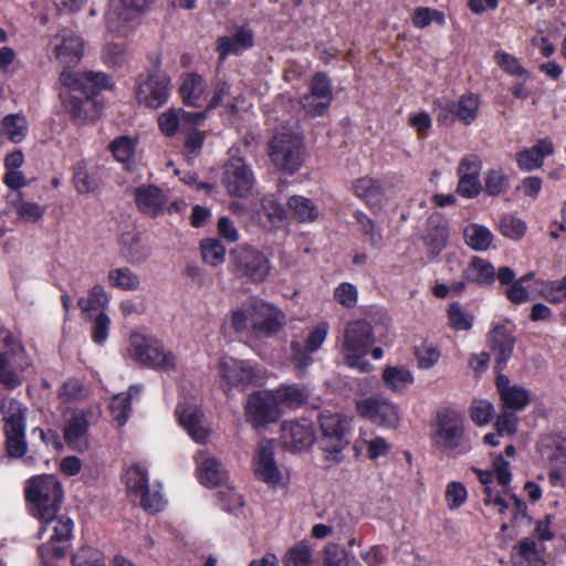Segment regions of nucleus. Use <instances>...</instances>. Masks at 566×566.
<instances>
[{
	"label": "nucleus",
	"instance_id": "nucleus-17",
	"mask_svg": "<svg viewBox=\"0 0 566 566\" xmlns=\"http://www.w3.org/2000/svg\"><path fill=\"white\" fill-rule=\"evenodd\" d=\"M254 181L253 171L243 158L233 157L226 163L222 182L230 196H247L252 190Z\"/></svg>",
	"mask_w": 566,
	"mask_h": 566
},
{
	"label": "nucleus",
	"instance_id": "nucleus-42",
	"mask_svg": "<svg viewBox=\"0 0 566 566\" xmlns=\"http://www.w3.org/2000/svg\"><path fill=\"white\" fill-rule=\"evenodd\" d=\"M354 218L358 226V230L364 235V238L368 241V243L376 249H379L382 244V230L376 224V222L370 219L366 213L361 211H356L354 213Z\"/></svg>",
	"mask_w": 566,
	"mask_h": 566
},
{
	"label": "nucleus",
	"instance_id": "nucleus-5",
	"mask_svg": "<svg viewBox=\"0 0 566 566\" xmlns=\"http://www.w3.org/2000/svg\"><path fill=\"white\" fill-rule=\"evenodd\" d=\"M432 442L438 448L457 450L459 453H465L471 449L461 412L451 408H443L437 412Z\"/></svg>",
	"mask_w": 566,
	"mask_h": 566
},
{
	"label": "nucleus",
	"instance_id": "nucleus-19",
	"mask_svg": "<svg viewBox=\"0 0 566 566\" xmlns=\"http://www.w3.org/2000/svg\"><path fill=\"white\" fill-rule=\"evenodd\" d=\"M149 0H109L105 14L106 28L113 33L134 20L147 6Z\"/></svg>",
	"mask_w": 566,
	"mask_h": 566
},
{
	"label": "nucleus",
	"instance_id": "nucleus-54",
	"mask_svg": "<svg viewBox=\"0 0 566 566\" xmlns=\"http://www.w3.org/2000/svg\"><path fill=\"white\" fill-rule=\"evenodd\" d=\"M499 230L509 239L520 240L525 234L526 224L513 214H504L500 218Z\"/></svg>",
	"mask_w": 566,
	"mask_h": 566
},
{
	"label": "nucleus",
	"instance_id": "nucleus-39",
	"mask_svg": "<svg viewBox=\"0 0 566 566\" xmlns=\"http://www.w3.org/2000/svg\"><path fill=\"white\" fill-rule=\"evenodd\" d=\"M382 380L387 388L394 392H402L413 382L411 371L403 366H388L384 369Z\"/></svg>",
	"mask_w": 566,
	"mask_h": 566
},
{
	"label": "nucleus",
	"instance_id": "nucleus-47",
	"mask_svg": "<svg viewBox=\"0 0 566 566\" xmlns=\"http://www.w3.org/2000/svg\"><path fill=\"white\" fill-rule=\"evenodd\" d=\"M313 554L310 545L302 541L291 547L283 557L284 566H310Z\"/></svg>",
	"mask_w": 566,
	"mask_h": 566
},
{
	"label": "nucleus",
	"instance_id": "nucleus-3",
	"mask_svg": "<svg viewBox=\"0 0 566 566\" xmlns=\"http://www.w3.org/2000/svg\"><path fill=\"white\" fill-rule=\"evenodd\" d=\"M374 343L373 328L368 322L359 319L348 323L342 338V353L345 364L360 373H370L373 365L364 358Z\"/></svg>",
	"mask_w": 566,
	"mask_h": 566
},
{
	"label": "nucleus",
	"instance_id": "nucleus-18",
	"mask_svg": "<svg viewBox=\"0 0 566 566\" xmlns=\"http://www.w3.org/2000/svg\"><path fill=\"white\" fill-rule=\"evenodd\" d=\"M327 334L328 324L324 322L310 331L304 345L298 340H292L291 361L300 373L305 371L306 368L312 365V354L322 347L326 340Z\"/></svg>",
	"mask_w": 566,
	"mask_h": 566
},
{
	"label": "nucleus",
	"instance_id": "nucleus-37",
	"mask_svg": "<svg viewBox=\"0 0 566 566\" xmlns=\"http://www.w3.org/2000/svg\"><path fill=\"white\" fill-rule=\"evenodd\" d=\"M353 190L355 195L369 206L379 203L384 198V187L378 179L373 177H361L354 181Z\"/></svg>",
	"mask_w": 566,
	"mask_h": 566
},
{
	"label": "nucleus",
	"instance_id": "nucleus-12",
	"mask_svg": "<svg viewBox=\"0 0 566 566\" xmlns=\"http://www.w3.org/2000/svg\"><path fill=\"white\" fill-rule=\"evenodd\" d=\"M46 51L51 61H56L64 67L63 71H69L82 60L84 42L75 31L62 28L50 39Z\"/></svg>",
	"mask_w": 566,
	"mask_h": 566
},
{
	"label": "nucleus",
	"instance_id": "nucleus-60",
	"mask_svg": "<svg viewBox=\"0 0 566 566\" xmlns=\"http://www.w3.org/2000/svg\"><path fill=\"white\" fill-rule=\"evenodd\" d=\"M109 150L118 161L127 163L133 157L135 144L132 138L119 136L109 144Z\"/></svg>",
	"mask_w": 566,
	"mask_h": 566
},
{
	"label": "nucleus",
	"instance_id": "nucleus-35",
	"mask_svg": "<svg viewBox=\"0 0 566 566\" xmlns=\"http://www.w3.org/2000/svg\"><path fill=\"white\" fill-rule=\"evenodd\" d=\"M123 243L124 254L133 264L146 262L153 253V248L148 239L142 233H127L123 239Z\"/></svg>",
	"mask_w": 566,
	"mask_h": 566
},
{
	"label": "nucleus",
	"instance_id": "nucleus-61",
	"mask_svg": "<svg viewBox=\"0 0 566 566\" xmlns=\"http://www.w3.org/2000/svg\"><path fill=\"white\" fill-rule=\"evenodd\" d=\"M494 415V406L488 400H474L470 408L472 421L478 426L486 424Z\"/></svg>",
	"mask_w": 566,
	"mask_h": 566
},
{
	"label": "nucleus",
	"instance_id": "nucleus-9",
	"mask_svg": "<svg viewBox=\"0 0 566 566\" xmlns=\"http://www.w3.org/2000/svg\"><path fill=\"white\" fill-rule=\"evenodd\" d=\"M27 408L17 399H9L2 406L3 433L7 454L20 459L28 451L25 438Z\"/></svg>",
	"mask_w": 566,
	"mask_h": 566
},
{
	"label": "nucleus",
	"instance_id": "nucleus-32",
	"mask_svg": "<svg viewBox=\"0 0 566 566\" xmlns=\"http://www.w3.org/2000/svg\"><path fill=\"white\" fill-rule=\"evenodd\" d=\"M254 43L252 31L240 29L233 35L220 36L217 40V51L220 62H223L229 55H237L250 49Z\"/></svg>",
	"mask_w": 566,
	"mask_h": 566
},
{
	"label": "nucleus",
	"instance_id": "nucleus-38",
	"mask_svg": "<svg viewBox=\"0 0 566 566\" xmlns=\"http://www.w3.org/2000/svg\"><path fill=\"white\" fill-rule=\"evenodd\" d=\"M463 237L465 243L474 251L484 252L492 245L494 235L484 226L470 223L464 228Z\"/></svg>",
	"mask_w": 566,
	"mask_h": 566
},
{
	"label": "nucleus",
	"instance_id": "nucleus-43",
	"mask_svg": "<svg viewBox=\"0 0 566 566\" xmlns=\"http://www.w3.org/2000/svg\"><path fill=\"white\" fill-rule=\"evenodd\" d=\"M1 134L13 143H20L28 133V122L24 116L11 114L6 116L1 123Z\"/></svg>",
	"mask_w": 566,
	"mask_h": 566
},
{
	"label": "nucleus",
	"instance_id": "nucleus-63",
	"mask_svg": "<svg viewBox=\"0 0 566 566\" xmlns=\"http://www.w3.org/2000/svg\"><path fill=\"white\" fill-rule=\"evenodd\" d=\"M334 298L344 307L353 308L357 304L358 292L355 285L344 282L334 291Z\"/></svg>",
	"mask_w": 566,
	"mask_h": 566
},
{
	"label": "nucleus",
	"instance_id": "nucleus-51",
	"mask_svg": "<svg viewBox=\"0 0 566 566\" xmlns=\"http://www.w3.org/2000/svg\"><path fill=\"white\" fill-rule=\"evenodd\" d=\"M431 22L442 27L446 23V17L442 11L428 7H418L412 12V24L417 29H424Z\"/></svg>",
	"mask_w": 566,
	"mask_h": 566
},
{
	"label": "nucleus",
	"instance_id": "nucleus-1",
	"mask_svg": "<svg viewBox=\"0 0 566 566\" xmlns=\"http://www.w3.org/2000/svg\"><path fill=\"white\" fill-rule=\"evenodd\" d=\"M62 85L70 88V96L65 101V106L74 119L85 122L92 119L95 113L94 97L101 90L111 88L109 77L102 72L85 71L74 73L63 71L60 74Z\"/></svg>",
	"mask_w": 566,
	"mask_h": 566
},
{
	"label": "nucleus",
	"instance_id": "nucleus-13",
	"mask_svg": "<svg viewBox=\"0 0 566 566\" xmlns=\"http://www.w3.org/2000/svg\"><path fill=\"white\" fill-rule=\"evenodd\" d=\"M221 386L227 395L232 388L245 390L250 385L256 384L260 379V370L248 360H239L224 356L219 361Z\"/></svg>",
	"mask_w": 566,
	"mask_h": 566
},
{
	"label": "nucleus",
	"instance_id": "nucleus-11",
	"mask_svg": "<svg viewBox=\"0 0 566 566\" xmlns=\"http://www.w3.org/2000/svg\"><path fill=\"white\" fill-rule=\"evenodd\" d=\"M230 262L234 274L252 282H263L270 273V261L259 250L250 245H239L230 251Z\"/></svg>",
	"mask_w": 566,
	"mask_h": 566
},
{
	"label": "nucleus",
	"instance_id": "nucleus-55",
	"mask_svg": "<svg viewBox=\"0 0 566 566\" xmlns=\"http://www.w3.org/2000/svg\"><path fill=\"white\" fill-rule=\"evenodd\" d=\"M449 325L455 331H469L472 327L473 316L465 312L459 303H453L448 310Z\"/></svg>",
	"mask_w": 566,
	"mask_h": 566
},
{
	"label": "nucleus",
	"instance_id": "nucleus-8",
	"mask_svg": "<svg viewBox=\"0 0 566 566\" xmlns=\"http://www.w3.org/2000/svg\"><path fill=\"white\" fill-rule=\"evenodd\" d=\"M319 427L322 436L318 440L319 448L328 461L339 463L343 461V451L349 443V421L338 415L324 411L319 415Z\"/></svg>",
	"mask_w": 566,
	"mask_h": 566
},
{
	"label": "nucleus",
	"instance_id": "nucleus-25",
	"mask_svg": "<svg viewBox=\"0 0 566 566\" xmlns=\"http://www.w3.org/2000/svg\"><path fill=\"white\" fill-rule=\"evenodd\" d=\"M449 230L447 222L439 214H432L427 219L422 241L428 249L430 258L438 256L447 247Z\"/></svg>",
	"mask_w": 566,
	"mask_h": 566
},
{
	"label": "nucleus",
	"instance_id": "nucleus-22",
	"mask_svg": "<svg viewBox=\"0 0 566 566\" xmlns=\"http://www.w3.org/2000/svg\"><path fill=\"white\" fill-rule=\"evenodd\" d=\"M254 473L256 478L270 485H276L282 480V472L274 460V442L261 441L254 459Z\"/></svg>",
	"mask_w": 566,
	"mask_h": 566
},
{
	"label": "nucleus",
	"instance_id": "nucleus-23",
	"mask_svg": "<svg viewBox=\"0 0 566 566\" xmlns=\"http://www.w3.org/2000/svg\"><path fill=\"white\" fill-rule=\"evenodd\" d=\"M282 440L286 448L301 451L314 442L313 426L307 420H291L282 423Z\"/></svg>",
	"mask_w": 566,
	"mask_h": 566
},
{
	"label": "nucleus",
	"instance_id": "nucleus-36",
	"mask_svg": "<svg viewBox=\"0 0 566 566\" xmlns=\"http://www.w3.org/2000/svg\"><path fill=\"white\" fill-rule=\"evenodd\" d=\"M463 277L470 283L491 285L495 281V269L490 262L474 256L464 270Z\"/></svg>",
	"mask_w": 566,
	"mask_h": 566
},
{
	"label": "nucleus",
	"instance_id": "nucleus-6",
	"mask_svg": "<svg viewBox=\"0 0 566 566\" xmlns=\"http://www.w3.org/2000/svg\"><path fill=\"white\" fill-rule=\"evenodd\" d=\"M151 69L137 78L136 98L139 104L157 109L168 102L171 88L170 76L160 69L159 54L149 56Z\"/></svg>",
	"mask_w": 566,
	"mask_h": 566
},
{
	"label": "nucleus",
	"instance_id": "nucleus-52",
	"mask_svg": "<svg viewBox=\"0 0 566 566\" xmlns=\"http://www.w3.org/2000/svg\"><path fill=\"white\" fill-rule=\"evenodd\" d=\"M199 124H191L189 128L182 132L186 135L184 144L185 156L188 160L195 158L201 150L206 135L203 132L197 129Z\"/></svg>",
	"mask_w": 566,
	"mask_h": 566
},
{
	"label": "nucleus",
	"instance_id": "nucleus-62",
	"mask_svg": "<svg viewBox=\"0 0 566 566\" xmlns=\"http://www.w3.org/2000/svg\"><path fill=\"white\" fill-rule=\"evenodd\" d=\"M103 61L111 67H118L126 61V50L123 43L109 42L103 49Z\"/></svg>",
	"mask_w": 566,
	"mask_h": 566
},
{
	"label": "nucleus",
	"instance_id": "nucleus-16",
	"mask_svg": "<svg viewBox=\"0 0 566 566\" xmlns=\"http://www.w3.org/2000/svg\"><path fill=\"white\" fill-rule=\"evenodd\" d=\"M251 331L260 336L272 337L285 325V314L276 306L263 302L250 303Z\"/></svg>",
	"mask_w": 566,
	"mask_h": 566
},
{
	"label": "nucleus",
	"instance_id": "nucleus-34",
	"mask_svg": "<svg viewBox=\"0 0 566 566\" xmlns=\"http://www.w3.org/2000/svg\"><path fill=\"white\" fill-rule=\"evenodd\" d=\"M511 560L514 566L545 565V560L537 548V543L531 537H525L513 546Z\"/></svg>",
	"mask_w": 566,
	"mask_h": 566
},
{
	"label": "nucleus",
	"instance_id": "nucleus-64",
	"mask_svg": "<svg viewBox=\"0 0 566 566\" xmlns=\"http://www.w3.org/2000/svg\"><path fill=\"white\" fill-rule=\"evenodd\" d=\"M517 417L515 412L502 409L494 423L497 434L513 436L517 431Z\"/></svg>",
	"mask_w": 566,
	"mask_h": 566
},
{
	"label": "nucleus",
	"instance_id": "nucleus-49",
	"mask_svg": "<svg viewBox=\"0 0 566 566\" xmlns=\"http://www.w3.org/2000/svg\"><path fill=\"white\" fill-rule=\"evenodd\" d=\"M201 255L206 263L218 266L224 261L226 248L218 239H205L200 243Z\"/></svg>",
	"mask_w": 566,
	"mask_h": 566
},
{
	"label": "nucleus",
	"instance_id": "nucleus-58",
	"mask_svg": "<svg viewBox=\"0 0 566 566\" xmlns=\"http://www.w3.org/2000/svg\"><path fill=\"white\" fill-rule=\"evenodd\" d=\"M137 496L140 497V505L146 512L157 513L165 506L164 496L156 488L150 489V486H147Z\"/></svg>",
	"mask_w": 566,
	"mask_h": 566
},
{
	"label": "nucleus",
	"instance_id": "nucleus-53",
	"mask_svg": "<svg viewBox=\"0 0 566 566\" xmlns=\"http://www.w3.org/2000/svg\"><path fill=\"white\" fill-rule=\"evenodd\" d=\"M308 92L312 96L323 98L325 103L333 101V85L331 78L325 73H316L308 83Z\"/></svg>",
	"mask_w": 566,
	"mask_h": 566
},
{
	"label": "nucleus",
	"instance_id": "nucleus-41",
	"mask_svg": "<svg viewBox=\"0 0 566 566\" xmlns=\"http://www.w3.org/2000/svg\"><path fill=\"white\" fill-rule=\"evenodd\" d=\"M277 406H286L289 408H298L308 399V391L297 385L281 386L273 390Z\"/></svg>",
	"mask_w": 566,
	"mask_h": 566
},
{
	"label": "nucleus",
	"instance_id": "nucleus-21",
	"mask_svg": "<svg viewBox=\"0 0 566 566\" xmlns=\"http://www.w3.org/2000/svg\"><path fill=\"white\" fill-rule=\"evenodd\" d=\"M206 118V112H187L182 108H169L161 113L158 117V126L160 132L172 137L178 132L182 133L185 128H189L191 124H200Z\"/></svg>",
	"mask_w": 566,
	"mask_h": 566
},
{
	"label": "nucleus",
	"instance_id": "nucleus-46",
	"mask_svg": "<svg viewBox=\"0 0 566 566\" xmlns=\"http://www.w3.org/2000/svg\"><path fill=\"white\" fill-rule=\"evenodd\" d=\"M479 98L473 94L462 95L455 102L457 118L464 125H470L476 119L479 111Z\"/></svg>",
	"mask_w": 566,
	"mask_h": 566
},
{
	"label": "nucleus",
	"instance_id": "nucleus-40",
	"mask_svg": "<svg viewBox=\"0 0 566 566\" xmlns=\"http://www.w3.org/2000/svg\"><path fill=\"white\" fill-rule=\"evenodd\" d=\"M108 284L114 289L123 291H137L140 286V279L127 266L112 269L107 274Z\"/></svg>",
	"mask_w": 566,
	"mask_h": 566
},
{
	"label": "nucleus",
	"instance_id": "nucleus-30",
	"mask_svg": "<svg viewBox=\"0 0 566 566\" xmlns=\"http://www.w3.org/2000/svg\"><path fill=\"white\" fill-rule=\"evenodd\" d=\"M134 198L138 209L151 217L160 214L167 203V197L164 191L154 185H144L136 188L134 190Z\"/></svg>",
	"mask_w": 566,
	"mask_h": 566
},
{
	"label": "nucleus",
	"instance_id": "nucleus-10",
	"mask_svg": "<svg viewBox=\"0 0 566 566\" xmlns=\"http://www.w3.org/2000/svg\"><path fill=\"white\" fill-rule=\"evenodd\" d=\"M129 353L134 360L146 367L165 373L176 371L177 369L175 354L156 338L133 335L130 337Z\"/></svg>",
	"mask_w": 566,
	"mask_h": 566
},
{
	"label": "nucleus",
	"instance_id": "nucleus-29",
	"mask_svg": "<svg viewBox=\"0 0 566 566\" xmlns=\"http://www.w3.org/2000/svg\"><path fill=\"white\" fill-rule=\"evenodd\" d=\"M489 344L491 350L496 356V370L501 371L506 367L512 357L515 338L502 325L495 326L489 334Z\"/></svg>",
	"mask_w": 566,
	"mask_h": 566
},
{
	"label": "nucleus",
	"instance_id": "nucleus-33",
	"mask_svg": "<svg viewBox=\"0 0 566 566\" xmlns=\"http://www.w3.org/2000/svg\"><path fill=\"white\" fill-rule=\"evenodd\" d=\"M206 81L198 73H186L181 76L179 94L187 106L199 107L206 96Z\"/></svg>",
	"mask_w": 566,
	"mask_h": 566
},
{
	"label": "nucleus",
	"instance_id": "nucleus-57",
	"mask_svg": "<svg viewBox=\"0 0 566 566\" xmlns=\"http://www.w3.org/2000/svg\"><path fill=\"white\" fill-rule=\"evenodd\" d=\"M109 410L118 427H123L128 421L132 411L129 397H126L125 394L116 395L109 403Z\"/></svg>",
	"mask_w": 566,
	"mask_h": 566
},
{
	"label": "nucleus",
	"instance_id": "nucleus-15",
	"mask_svg": "<svg viewBox=\"0 0 566 566\" xmlns=\"http://www.w3.org/2000/svg\"><path fill=\"white\" fill-rule=\"evenodd\" d=\"M358 415L373 423L388 429L399 426L400 417L398 407L389 399L381 396H373L356 401Z\"/></svg>",
	"mask_w": 566,
	"mask_h": 566
},
{
	"label": "nucleus",
	"instance_id": "nucleus-56",
	"mask_svg": "<svg viewBox=\"0 0 566 566\" xmlns=\"http://www.w3.org/2000/svg\"><path fill=\"white\" fill-rule=\"evenodd\" d=\"M73 566H106L103 554L90 546L81 547L72 556Z\"/></svg>",
	"mask_w": 566,
	"mask_h": 566
},
{
	"label": "nucleus",
	"instance_id": "nucleus-26",
	"mask_svg": "<svg viewBox=\"0 0 566 566\" xmlns=\"http://www.w3.org/2000/svg\"><path fill=\"white\" fill-rule=\"evenodd\" d=\"M496 387L501 397L502 409L517 412L530 403V391L521 386L511 385L506 376L500 375L497 377Z\"/></svg>",
	"mask_w": 566,
	"mask_h": 566
},
{
	"label": "nucleus",
	"instance_id": "nucleus-4",
	"mask_svg": "<svg viewBox=\"0 0 566 566\" xmlns=\"http://www.w3.org/2000/svg\"><path fill=\"white\" fill-rule=\"evenodd\" d=\"M25 499L32 515L38 517L57 513L63 500V489L55 475L44 474L31 478L27 482Z\"/></svg>",
	"mask_w": 566,
	"mask_h": 566
},
{
	"label": "nucleus",
	"instance_id": "nucleus-45",
	"mask_svg": "<svg viewBox=\"0 0 566 566\" xmlns=\"http://www.w3.org/2000/svg\"><path fill=\"white\" fill-rule=\"evenodd\" d=\"M547 458L551 465L548 476L552 484L556 485L566 472V441L556 443Z\"/></svg>",
	"mask_w": 566,
	"mask_h": 566
},
{
	"label": "nucleus",
	"instance_id": "nucleus-50",
	"mask_svg": "<svg viewBox=\"0 0 566 566\" xmlns=\"http://www.w3.org/2000/svg\"><path fill=\"white\" fill-rule=\"evenodd\" d=\"M125 483L129 493L138 495L148 485L147 471L139 464H134L125 473Z\"/></svg>",
	"mask_w": 566,
	"mask_h": 566
},
{
	"label": "nucleus",
	"instance_id": "nucleus-59",
	"mask_svg": "<svg viewBox=\"0 0 566 566\" xmlns=\"http://www.w3.org/2000/svg\"><path fill=\"white\" fill-rule=\"evenodd\" d=\"M261 207L271 222L283 221L286 210L275 195H266L261 200Z\"/></svg>",
	"mask_w": 566,
	"mask_h": 566
},
{
	"label": "nucleus",
	"instance_id": "nucleus-48",
	"mask_svg": "<svg viewBox=\"0 0 566 566\" xmlns=\"http://www.w3.org/2000/svg\"><path fill=\"white\" fill-rule=\"evenodd\" d=\"M509 189V177L502 168L489 169L484 177V190L490 196H499Z\"/></svg>",
	"mask_w": 566,
	"mask_h": 566
},
{
	"label": "nucleus",
	"instance_id": "nucleus-31",
	"mask_svg": "<svg viewBox=\"0 0 566 566\" xmlns=\"http://www.w3.org/2000/svg\"><path fill=\"white\" fill-rule=\"evenodd\" d=\"M554 154V144L549 138H542L536 144L515 155L521 170L532 171L543 166L544 158Z\"/></svg>",
	"mask_w": 566,
	"mask_h": 566
},
{
	"label": "nucleus",
	"instance_id": "nucleus-27",
	"mask_svg": "<svg viewBox=\"0 0 566 566\" xmlns=\"http://www.w3.org/2000/svg\"><path fill=\"white\" fill-rule=\"evenodd\" d=\"M88 420L84 412L75 411L65 423L64 439L70 448L85 451L90 447Z\"/></svg>",
	"mask_w": 566,
	"mask_h": 566
},
{
	"label": "nucleus",
	"instance_id": "nucleus-7",
	"mask_svg": "<svg viewBox=\"0 0 566 566\" xmlns=\"http://www.w3.org/2000/svg\"><path fill=\"white\" fill-rule=\"evenodd\" d=\"M268 155L277 170L294 175L305 160L303 138L295 133H277L268 143Z\"/></svg>",
	"mask_w": 566,
	"mask_h": 566
},
{
	"label": "nucleus",
	"instance_id": "nucleus-28",
	"mask_svg": "<svg viewBox=\"0 0 566 566\" xmlns=\"http://www.w3.org/2000/svg\"><path fill=\"white\" fill-rule=\"evenodd\" d=\"M180 424L188 434L198 443H206L210 430L205 423V416L193 407L178 406L176 409Z\"/></svg>",
	"mask_w": 566,
	"mask_h": 566
},
{
	"label": "nucleus",
	"instance_id": "nucleus-20",
	"mask_svg": "<svg viewBox=\"0 0 566 566\" xmlns=\"http://www.w3.org/2000/svg\"><path fill=\"white\" fill-rule=\"evenodd\" d=\"M22 354L23 347L21 344L10 333H6L3 345L0 348V382L8 389H14L22 382L14 370L8 369L11 365H18V358Z\"/></svg>",
	"mask_w": 566,
	"mask_h": 566
},
{
	"label": "nucleus",
	"instance_id": "nucleus-24",
	"mask_svg": "<svg viewBox=\"0 0 566 566\" xmlns=\"http://www.w3.org/2000/svg\"><path fill=\"white\" fill-rule=\"evenodd\" d=\"M197 475L200 483L208 488H216L227 480L223 464L211 453L199 451L196 455Z\"/></svg>",
	"mask_w": 566,
	"mask_h": 566
},
{
	"label": "nucleus",
	"instance_id": "nucleus-2",
	"mask_svg": "<svg viewBox=\"0 0 566 566\" xmlns=\"http://www.w3.org/2000/svg\"><path fill=\"white\" fill-rule=\"evenodd\" d=\"M38 518L41 522L39 537L43 538L48 535V541L39 546L38 554L43 566H52L53 557L61 559L66 556L73 532V521L65 515H57V513Z\"/></svg>",
	"mask_w": 566,
	"mask_h": 566
},
{
	"label": "nucleus",
	"instance_id": "nucleus-14",
	"mask_svg": "<svg viewBox=\"0 0 566 566\" xmlns=\"http://www.w3.org/2000/svg\"><path fill=\"white\" fill-rule=\"evenodd\" d=\"M247 421L254 428L273 423L281 417L273 391L258 390L252 392L244 405Z\"/></svg>",
	"mask_w": 566,
	"mask_h": 566
},
{
	"label": "nucleus",
	"instance_id": "nucleus-44",
	"mask_svg": "<svg viewBox=\"0 0 566 566\" xmlns=\"http://www.w3.org/2000/svg\"><path fill=\"white\" fill-rule=\"evenodd\" d=\"M289 208L301 222H312L318 217V209L314 202L303 196H293L287 201Z\"/></svg>",
	"mask_w": 566,
	"mask_h": 566
}]
</instances>
